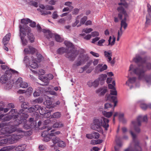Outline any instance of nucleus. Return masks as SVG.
Instances as JSON below:
<instances>
[{"mask_svg":"<svg viewBox=\"0 0 151 151\" xmlns=\"http://www.w3.org/2000/svg\"><path fill=\"white\" fill-rule=\"evenodd\" d=\"M133 60L138 64V66L134 68L132 64L129 67V71L132 70L138 76L139 80L142 79L145 77V72L144 69V64L147 61L146 58H142L140 55L137 54L135 57L133 58Z\"/></svg>","mask_w":151,"mask_h":151,"instance_id":"1","label":"nucleus"},{"mask_svg":"<svg viewBox=\"0 0 151 151\" xmlns=\"http://www.w3.org/2000/svg\"><path fill=\"white\" fill-rule=\"evenodd\" d=\"M109 119L103 117H101L100 119H95L93 120V123L91 125V128L92 129L96 130L100 129L102 126L106 130H107L109 126Z\"/></svg>","mask_w":151,"mask_h":151,"instance_id":"2","label":"nucleus"},{"mask_svg":"<svg viewBox=\"0 0 151 151\" xmlns=\"http://www.w3.org/2000/svg\"><path fill=\"white\" fill-rule=\"evenodd\" d=\"M24 110L23 109H20L18 113L20 114L19 119H17L14 121V123L18 125L22 124H24L23 127L24 129H28L31 128V126L26 124L27 121L26 119L29 117V115L26 113Z\"/></svg>","mask_w":151,"mask_h":151,"instance_id":"3","label":"nucleus"},{"mask_svg":"<svg viewBox=\"0 0 151 151\" xmlns=\"http://www.w3.org/2000/svg\"><path fill=\"white\" fill-rule=\"evenodd\" d=\"M58 54H62L64 53H66L65 57L70 61H73L78 55V53L73 49L69 50L68 48H65L62 47L59 48L57 50Z\"/></svg>","mask_w":151,"mask_h":151,"instance_id":"4","label":"nucleus"},{"mask_svg":"<svg viewBox=\"0 0 151 151\" xmlns=\"http://www.w3.org/2000/svg\"><path fill=\"white\" fill-rule=\"evenodd\" d=\"M1 68L4 70L7 69L4 75L2 76L0 78V82L2 84L6 83L8 78L10 79L11 78L12 74L18 73V71L11 68L9 69V67L5 65H1Z\"/></svg>","mask_w":151,"mask_h":151,"instance_id":"5","label":"nucleus"},{"mask_svg":"<svg viewBox=\"0 0 151 151\" xmlns=\"http://www.w3.org/2000/svg\"><path fill=\"white\" fill-rule=\"evenodd\" d=\"M142 119L143 122H147V115L143 117L142 116H139L136 119L132 122L131 129L133 128L136 132L139 133L140 131L139 127L141 125V121Z\"/></svg>","mask_w":151,"mask_h":151,"instance_id":"6","label":"nucleus"},{"mask_svg":"<svg viewBox=\"0 0 151 151\" xmlns=\"http://www.w3.org/2000/svg\"><path fill=\"white\" fill-rule=\"evenodd\" d=\"M129 132L133 138V142L134 143V148L129 147L128 148L124 150L125 151H142V149L141 147L139 145V142L136 139L137 136L136 134L133 133L131 129L130 130Z\"/></svg>","mask_w":151,"mask_h":151,"instance_id":"7","label":"nucleus"},{"mask_svg":"<svg viewBox=\"0 0 151 151\" xmlns=\"http://www.w3.org/2000/svg\"><path fill=\"white\" fill-rule=\"evenodd\" d=\"M22 135L19 134H14L11 135V136L8 139H5L0 140V145L2 146L3 144H6L8 142H11V144L14 143L17 141L19 139L23 137Z\"/></svg>","mask_w":151,"mask_h":151,"instance_id":"8","label":"nucleus"},{"mask_svg":"<svg viewBox=\"0 0 151 151\" xmlns=\"http://www.w3.org/2000/svg\"><path fill=\"white\" fill-rule=\"evenodd\" d=\"M110 94H107L106 96V98L107 100L112 101L114 103V107L115 106L117 102L116 100L117 97L112 95L116 96L117 95V92L116 89L111 90L110 91Z\"/></svg>","mask_w":151,"mask_h":151,"instance_id":"9","label":"nucleus"},{"mask_svg":"<svg viewBox=\"0 0 151 151\" xmlns=\"http://www.w3.org/2000/svg\"><path fill=\"white\" fill-rule=\"evenodd\" d=\"M26 25H24L23 26L22 24L19 25L20 36L22 41V44L24 46L26 45L27 42L26 39L24 38V36L26 35V33L24 30V27L26 26Z\"/></svg>","mask_w":151,"mask_h":151,"instance_id":"10","label":"nucleus"},{"mask_svg":"<svg viewBox=\"0 0 151 151\" xmlns=\"http://www.w3.org/2000/svg\"><path fill=\"white\" fill-rule=\"evenodd\" d=\"M15 131L14 129H10L8 127L3 128L0 130V134H4L5 136H9Z\"/></svg>","mask_w":151,"mask_h":151,"instance_id":"11","label":"nucleus"},{"mask_svg":"<svg viewBox=\"0 0 151 151\" xmlns=\"http://www.w3.org/2000/svg\"><path fill=\"white\" fill-rule=\"evenodd\" d=\"M117 11L119 13L118 14V17L120 19H122V14L124 15V17H127V14L124 8L122 6H120L117 8Z\"/></svg>","mask_w":151,"mask_h":151,"instance_id":"12","label":"nucleus"},{"mask_svg":"<svg viewBox=\"0 0 151 151\" xmlns=\"http://www.w3.org/2000/svg\"><path fill=\"white\" fill-rule=\"evenodd\" d=\"M60 103L59 101L55 103L52 104V101L51 100H48V113H50L53 110V109L57 105H58Z\"/></svg>","mask_w":151,"mask_h":151,"instance_id":"13","label":"nucleus"},{"mask_svg":"<svg viewBox=\"0 0 151 151\" xmlns=\"http://www.w3.org/2000/svg\"><path fill=\"white\" fill-rule=\"evenodd\" d=\"M18 115H5L4 116L3 118L4 121H7L10 120L12 119H16L19 117Z\"/></svg>","mask_w":151,"mask_h":151,"instance_id":"14","label":"nucleus"},{"mask_svg":"<svg viewBox=\"0 0 151 151\" xmlns=\"http://www.w3.org/2000/svg\"><path fill=\"white\" fill-rule=\"evenodd\" d=\"M102 65V64H98L95 68L96 70V71L102 72L106 70L107 68V65L104 64L103 66Z\"/></svg>","mask_w":151,"mask_h":151,"instance_id":"15","label":"nucleus"},{"mask_svg":"<svg viewBox=\"0 0 151 151\" xmlns=\"http://www.w3.org/2000/svg\"><path fill=\"white\" fill-rule=\"evenodd\" d=\"M28 47L29 48H25L24 49V51L25 53H31L33 54L35 52V48L31 46H29Z\"/></svg>","mask_w":151,"mask_h":151,"instance_id":"16","label":"nucleus"},{"mask_svg":"<svg viewBox=\"0 0 151 151\" xmlns=\"http://www.w3.org/2000/svg\"><path fill=\"white\" fill-rule=\"evenodd\" d=\"M32 62L31 63H30V67L33 68L35 69L38 67V65L36 62L37 59L34 58L33 56L31 57Z\"/></svg>","mask_w":151,"mask_h":151,"instance_id":"17","label":"nucleus"},{"mask_svg":"<svg viewBox=\"0 0 151 151\" xmlns=\"http://www.w3.org/2000/svg\"><path fill=\"white\" fill-rule=\"evenodd\" d=\"M50 113H48V119H51L52 118L58 119L60 118L61 116V114L59 112H57L54 113L52 115L48 116Z\"/></svg>","mask_w":151,"mask_h":151,"instance_id":"18","label":"nucleus"},{"mask_svg":"<svg viewBox=\"0 0 151 151\" xmlns=\"http://www.w3.org/2000/svg\"><path fill=\"white\" fill-rule=\"evenodd\" d=\"M11 37V34L8 33L5 36L3 39V42L4 45H6L10 40Z\"/></svg>","mask_w":151,"mask_h":151,"instance_id":"19","label":"nucleus"},{"mask_svg":"<svg viewBox=\"0 0 151 151\" xmlns=\"http://www.w3.org/2000/svg\"><path fill=\"white\" fill-rule=\"evenodd\" d=\"M127 17H124V19L121 21V27L119 31L123 32L122 30V27H123L124 29L126 28L127 27V24L126 22Z\"/></svg>","mask_w":151,"mask_h":151,"instance_id":"20","label":"nucleus"},{"mask_svg":"<svg viewBox=\"0 0 151 151\" xmlns=\"http://www.w3.org/2000/svg\"><path fill=\"white\" fill-rule=\"evenodd\" d=\"M104 55L105 57L107 58V61H110L111 60V56L112 53L111 50H109L108 51H106L104 52Z\"/></svg>","mask_w":151,"mask_h":151,"instance_id":"21","label":"nucleus"},{"mask_svg":"<svg viewBox=\"0 0 151 151\" xmlns=\"http://www.w3.org/2000/svg\"><path fill=\"white\" fill-rule=\"evenodd\" d=\"M145 79L147 84L148 85L151 84V73L149 75L145 76V77L142 79L141 80H143Z\"/></svg>","mask_w":151,"mask_h":151,"instance_id":"22","label":"nucleus"},{"mask_svg":"<svg viewBox=\"0 0 151 151\" xmlns=\"http://www.w3.org/2000/svg\"><path fill=\"white\" fill-rule=\"evenodd\" d=\"M107 91V89L104 88H101L98 89L96 91V93L99 95H103Z\"/></svg>","mask_w":151,"mask_h":151,"instance_id":"23","label":"nucleus"},{"mask_svg":"<svg viewBox=\"0 0 151 151\" xmlns=\"http://www.w3.org/2000/svg\"><path fill=\"white\" fill-rule=\"evenodd\" d=\"M137 103L140 105L141 108L143 110H145L148 108V105H146L143 101H139Z\"/></svg>","mask_w":151,"mask_h":151,"instance_id":"24","label":"nucleus"},{"mask_svg":"<svg viewBox=\"0 0 151 151\" xmlns=\"http://www.w3.org/2000/svg\"><path fill=\"white\" fill-rule=\"evenodd\" d=\"M26 146L25 144H21L16 147L15 150L16 151H23L25 149Z\"/></svg>","mask_w":151,"mask_h":151,"instance_id":"25","label":"nucleus"},{"mask_svg":"<svg viewBox=\"0 0 151 151\" xmlns=\"http://www.w3.org/2000/svg\"><path fill=\"white\" fill-rule=\"evenodd\" d=\"M107 77V76L106 74H101L100 75L97 79L98 81H100V84L101 85L103 84V81L106 79Z\"/></svg>","mask_w":151,"mask_h":151,"instance_id":"26","label":"nucleus"},{"mask_svg":"<svg viewBox=\"0 0 151 151\" xmlns=\"http://www.w3.org/2000/svg\"><path fill=\"white\" fill-rule=\"evenodd\" d=\"M63 126V124L61 122L58 121L55 122L53 125L52 127L54 128H60Z\"/></svg>","mask_w":151,"mask_h":151,"instance_id":"27","label":"nucleus"},{"mask_svg":"<svg viewBox=\"0 0 151 151\" xmlns=\"http://www.w3.org/2000/svg\"><path fill=\"white\" fill-rule=\"evenodd\" d=\"M14 148V147L13 146L5 147L2 148L0 150V151H10Z\"/></svg>","mask_w":151,"mask_h":151,"instance_id":"28","label":"nucleus"},{"mask_svg":"<svg viewBox=\"0 0 151 151\" xmlns=\"http://www.w3.org/2000/svg\"><path fill=\"white\" fill-rule=\"evenodd\" d=\"M113 112V111L109 112L104 111H102V113L104 116L107 118H109L112 116Z\"/></svg>","mask_w":151,"mask_h":151,"instance_id":"29","label":"nucleus"},{"mask_svg":"<svg viewBox=\"0 0 151 151\" xmlns=\"http://www.w3.org/2000/svg\"><path fill=\"white\" fill-rule=\"evenodd\" d=\"M137 79V78L135 77H133L132 78H130L128 81L126 82V84L128 86H129V83H133L135 82Z\"/></svg>","mask_w":151,"mask_h":151,"instance_id":"30","label":"nucleus"},{"mask_svg":"<svg viewBox=\"0 0 151 151\" xmlns=\"http://www.w3.org/2000/svg\"><path fill=\"white\" fill-rule=\"evenodd\" d=\"M41 135L43 137V141L45 142H47V131H43Z\"/></svg>","mask_w":151,"mask_h":151,"instance_id":"31","label":"nucleus"},{"mask_svg":"<svg viewBox=\"0 0 151 151\" xmlns=\"http://www.w3.org/2000/svg\"><path fill=\"white\" fill-rule=\"evenodd\" d=\"M46 108H47V106H46L44 108L40 107L39 110V113L41 115H43L47 113L46 111L45 110Z\"/></svg>","mask_w":151,"mask_h":151,"instance_id":"32","label":"nucleus"},{"mask_svg":"<svg viewBox=\"0 0 151 151\" xmlns=\"http://www.w3.org/2000/svg\"><path fill=\"white\" fill-rule=\"evenodd\" d=\"M55 38L56 41L60 42H63L64 40L63 38L60 37L58 35L55 34Z\"/></svg>","mask_w":151,"mask_h":151,"instance_id":"33","label":"nucleus"},{"mask_svg":"<svg viewBox=\"0 0 151 151\" xmlns=\"http://www.w3.org/2000/svg\"><path fill=\"white\" fill-rule=\"evenodd\" d=\"M28 37L30 40L31 42H33L34 41L35 38L33 35L30 32H28L27 33Z\"/></svg>","mask_w":151,"mask_h":151,"instance_id":"34","label":"nucleus"},{"mask_svg":"<svg viewBox=\"0 0 151 151\" xmlns=\"http://www.w3.org/2000/svg\"><path fill=\"white\" fill-rule=\"evenodd\" d=\"M29 21H31V20L29 18H27L26 19H21V23L22 24H25L23 25H22V26H23L24 25H27L26 24H28ZM26 26H26L25 27H24V30L25 29V28L26 27Z\"/></svg>","mask_w":151,"mask_h":151,"instance_id":"35","label":"nucleus"},{"mask_svg":"<svg viewBox=\"0 0 151 151\" xmlns=\"http://www.w3.org/2000/svg\"><path fill=\"white\" fill-rule=\"evenodd\" d=\"M121 138L119 137H116L115 141L117 146L121 147L122 145V142L121 141Z\"/></svg>","mask_w":151,"mask_h":151,"instance_id":"36","label":"nucleus"},{"mask_svg":"<svg viewBox=\"0 0 151 151\" xmlns=\"http://www.w3.org/2000/svg\"><path fill=\"white\" fill-rule=\"evenodd\" d=\"M64 43L65 46L68 48H73L74 47V46L72 43L70 42L65 41Z\"/></svg>","mask_w":151,"mask_h":151,"instance_id":"37","label":"nucleus"},{"mask_svg":"<svg viewBox=\"0 0 151 151\" xmlns=\"http://www.w3.org/2000/svg\"><path fill=\"white\" fill-rule=\"evenodd\" d=\"M151 14H148L147 15L146 17V24H149L151 22Z\"/></svg>","mask_w":151,"mask_h":151,"instance_id":"38","label":"nucleus"},{"mask_svg":"<svg viewBox=\"0 0 151 151\" xmlns=\"http://www.w3.org/2000/svg\"><path fill=\"white\" fill-rule=\"evenodd\" d=\"M43 101V100L41 98H38L32 101L33 104H36L37 103H41Z\"/></svg>","mask_w":151,"mask_h":151,"instance_id":"39","label":"nucleus"},{"mask_svg":"<svg viewBox=\"0 0 151 151\" xmlns=\"http://www.w3.org/2000/svg\"><path fill=\"white\" fill-rule=\"evenodd\" d=\"M102 141L101 139H99L96 140H91V143L93 145H95L101 143Z\"/></svg>","mask_w":151,"mask_h":151,"instance_id":"40","label":"nucleus"},{"mask_svg":"<svg viewBox=\"0 0 151 151\" xmlns=\"http://www.w3.org/2000/svg\"><path fill=\"white\" fill-rule=\"evenodd\" d=\"M78 60H81L83 64L87 60L86 57L83 55L80 56L78 58Z\"/></svg>","mask_w":151,"mask_h":151,"instance_id":"41","label":"nucleus"},{"mask_svg":"<svg viewBox=\"0 0 151 151\" xmlns=\"http://www.w3.org/2000/svg\"><path fill=\"white\" fill-rule=\"evenodd\" d=\"M39 79L43 82L45 83L44 85L46 86L47 85V77H41L39 76Z\"/></svg>","mask_w":151,"mask_h":151,"instance_id":"42","label":"nucleus"},{"mask_svg":"<svg viewBox=\"0 0 151 151\" xmlns=\"http://www.w3.org/2000/svg\"><path fill=\"white\" fill-rule=\"evenodd\" d=\"M29 104L26 102H23L21 105V106L22 109H27L28 107Z\"/></svg>","mask_w":151,"mask_h":151,"instance_id":"43","label":"nucleus"},{"mask_svg":"<svg viewBox=\"0 0 151 151\" xmlns=\"http://www.w3.org/2000/svg\"><path fill=\"white\" fill-rule=\"evenodd\" d=\"M55 35L53 32H52L49 29H48V37L52 38L54 37Z\"/></svg>","mask_w":151,"mask_h":151,"instance_id":"44","label":"nucleus"},{"mask_svg":"<svg viewBox=\"0 0 151 151\" xmlns=\"http://www.w3.org/2000/svg\"><path fill=\"white\" fill-rule=\"evenodd\" d=\"M20 86L21 87L25 88H27L28 86V83L25 82H22L20 84Z\"/></svg>","mask_w":151,"mask_h":151,"instance_id":"45","label":"nucleus"},{"mask_svg":"<svg viewBox=\"0 0 151 151\" xmlns=\"http://www.w3.org/2000/svg\"><path fill=\"white\" fill-rule=\"evenodd\" d=\"M41 94V91L40 90L38 89L35 91L33 93V95L35 97H37L39 96Z\"/></svg>","mask_w":151,"mask_h":151,"instance_id":"46","label":"nucleus"},{"mask_svg":"<svg viewBox=\"0 0 151 151\" xmlns=\"http://www.w3.org/2000/svg\"><path fill=\"white\" fill-rule=\"evenodd\" d=\"M58 145L59 147H63L65 146L66 145L65 143L63 141H60L58 142Z\"/></svg>","mask_w":151,"mask_h":151,"instance_id":"47","label":"nucleus"},{"mask_svg":"<svg viewBox=\"0 0 151 151\" xmlns=\"http://www.w3.org/2000/svg\"><path fill=\"white\" fill-rule=\"evenodd\" d=\"M37 10L40 11L42 14H47V10L45 9H38Z\"/></svg>","mask_w":151,"mask_h":151,"instance_id":"48","label":"nucleus"},{"mask_svg":"<svg viewBox=\"0 0 151 151\" xmlns=\"http://www.w3.org/2000/svg\"><path fill=\"white\" fill-rule=\"evenodd\" d=\"M93 137V138H95L96 139H98L100 136L99 134L97 132H92Z\"/></svg>","mask_w":151,"mask_h":151,"instance_id":"49","label":"nucleus"},{"mask_svg":"<svg viewBox=\"0 0 151 151\" xmlns=\"http://www.w3.org/2000/svg\"><path fill=\"white\" fill-rule=\"evenodd\" d=\"M43 126L40 129H43L46 128L47 127V121L46 120L43 121V122L42 123Z\"/></svg>","mask_w":151,"mask_h":151,"instance_id":"50","label":"nucleus"},{"mask_svg":"<svg viewBox=\"0 0 151 151\" xmlns=\"http://www.w3.org/2000/svg\"><path fill=\"white\" fill-rule=\"evenodd\" d=\"M54 132V130H52L51 131V132H52L51 133L49 134V135L50 136H55L56 134H59L60 133V131H57L55 132Z\"/></svg>","mask_w":151,"mask_h":151,"instance_id":"51","label":"nucleus"},{"mask_svg":"<svg viewBox=\"0 0 151 151\" xmlns=\"http://www.w3.org/2000/svg\"><path fill=\"white\" fill-rule=\"evenodd\" d=\"M36 55L37 57V62H40L42 58V55L41 54L38 53H37L36 54Z\"/></svg>","mask_w":151,"mask_h":151,"instance_id":"52","label":"nucleus"},{"mask_svg":"<svg viewBox=\"0 0 151 151\" xmlns=\"http://www.w3.org/2000/svg\"><path fill=\"white\" fill-rule=\"evenodd\" d=\"M99 82L97 79L95 80L93 82H92L93 86L95 87H97L99 85Z\"/></svg>","mask_w":151,"mask_h":151,"instance_id":"53","label":"nucleus"},{"mask_svg":"<svg viewBox=\"0 0 151 151\" xmlns=\"http://www.w3.org/2000/svg\"><path fill=\"white\" fill-rule=\"evenodd\" d=\"M92 31H93V29L91 28H86L83 29V32H84L86 33H89L90 32Z\"/></svg>","mask_w":151,"mask_h":151,"instance_id":"54","label":"nucleus"},{"mask_svg":"<svg viewBox=\"0 0 151 151\" xmlns=\"http://www.w3.org/2000/svg\"><path fill=\"white\" fill-rule=\"evenodd\" d=\"M87 19V17L86 16H84L81 19L80 21V24H84Z\"/></svg>","mask_w":151,"mask_h":151,"instance_id":"55","label":"nucleus"},{"mask_svg":"<svg viewBox=\"0 0 151 151\" xmlns=\"http://www.w3.org/2000/svg\"><path fill=\"white\" fill-rule=\"evenodd\" d=\"M28 23H30L29 26L32 27H36V23L35 22L32 21L31 20V21H29Z\"/></svg>","mask_w":151,"mask_h":151,"instance_id":"56","label":"nucleus"},{"mask_svg":"<svg viewBox=\"0 0 151 151\" xmlns=\"http://www.w3.org/2000/svg\"><path fill=\"white\" fill-rule=\"evenodd\" d=\"M124 114L123 113H121L119 115V119L120 121L122 122H124Z\"/></svg>","mask_w":151,"mask_h":151,"instance_id":"57","label":"nucleus"},{"mask_svg":"<svg viewBox=\"0 0 151 151\" xmlns=\"http://www.w3.org/2000/svg\"><path fill=\"white\" fill-rule=\"evenodd\" d=\"M147 11L148 14H151V5L149 3L147 4Z\"/></svg>","mask_w":151,"mask_h":151,"instance_id":"58","label":"nucleus"},{"mask_svg":"<svg viewBox=\"0 0 151 151\" xmlns=\"http://www.w3.org/2000/svg\"><path fill=\"white\" fill-rule=\"evenodd\" d=\"M29 4L33 6L36 7H37L38 6L37 3L33 1H31L30 2Z\"/></svg>","mask_w":151,"mask_h":151,"instance_id":"59","label":"nucleus"},{"mask_svg":"<svg viewBox=\"0 0 151 151\" xmlns=\"http://www.w3.org/2000/svg\"><path fill=\"white\" fill-rule=\"evenodd\" d=\"M59 141V138L57 137H55L52 139V142L54 144L58 143Z\"/></svg>","mask_w":151,"mask_h":151,"instance_id":"60","label":"nucleus"},{"mask_svg":"<svg viewBox=\"0 0 151 151\" xmlns=\"http://www.w3.org/2000/svg\"><path fill=\"white\" fill-rule=\"evenodd\" d=\"M99 33L98 32L95 31L91 33V36L93 37H97L99 35Z\"/></svg>","mask_w":151,"mask_h":151,"instance_id":"61","label":"nucleus"},{"mask_svg":"<svg viewBox=\"0 0 151 151\" xmlns=\"http://www.w3.org/2000/svg\"><path fill=\"white\" fill-rule=\"evenodd\" d=\"M105 41V40L104 39H101L99 40L98 42L97 45L99 46H102V44Z\"/></svg>","mask_w":151,"mask_h":151,"instance_id":"62","label":"nucleus"},{"mask_svg":"<svg viewBox=\"0 0 151 151\" xmlns=\"http://www.w3.org/2000/svg\"><path fill=\"white\" fill-rule=\"evenodd\" d=\"M7 107L9 109L11 108H14L15 107L14 105V104L12 103H9L7 105Z\"/></svg>","mask_w":151,"mask_h":151,"instance_id":"63","label":"nucleus"},{"mask_svg":"<svg viewBox=\"0 0 151 151\" xmlns=\"http://www.w3.org/2000/svg\"><path fill=\"white\" fill-rule=\"evenodd\" d=\"M145 64L146 65V68L148 70H150L151 69V63H146Z\"/></svg>","mask_w":151,"mask_h":151,"instance_id":"64","label":"nucleus"}]
</instances>
